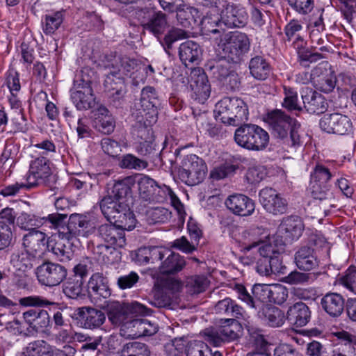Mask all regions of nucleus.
<instances>
[{"label":"nucleus","mask_w":356,"mask_h":356,"mask_svg":"<svg viewBox=\"0 0 356 356\" xmlns=\"http://www.w3.org/2000/svg\"><path fill=\"white\" fill-rule=\"evenodd\" d=\"M131 188L124 181L116 182L108 195L99 202L101 211L104 217L120 227L132 230L136 225V219L131 211L129 195Z\"/></svg>","instance_id":"1"},{"label":"nucleus","mask_w":356,"mask_h":356,"mask_svg":"<svg viewBox=\"0 0 356 356\" xmlns=\"http://www.w3.org/2000/svg\"><path fill=\"white\" fill-rule=\"evenodd\" d=\"M259 245V252L261 256L257 261L256 270L262 276L271 274H284L286 267L282 265L281 253L284 250V243L280 236L268 237L266 241L253 243L246 248L250 250Z\"/></svg>","instance_id":"2"},{"label":"nucleus","mask_w":356,"mask_h":356,"mask_svg":"<svg viewBox=\"0 0 356 356\" xmlns=\"http://www.w3.org/2000/svg\"><path fill=\"white\" fill-rule=\"evenodd\" d=\"M215 41L218 57L232 63H240L250 47L248 35L237 31L220 35Z\"/></svg>","instance_id":"3"},{"label":"nucleus","mask_w":356,"mask_h":356,"mask_svg":"<svg viewBox=\"0 0 356 356\" xmlns=\"http://www.w3.org/2000/svg\"><path fill=\"white\" fill-rule=\"evenodd\" d=\"M266 122L275 138L291 141V145L293 147L301 145L299 134L300 124L283 111L275 109L268 113Z\"/></svg>","instance_id":"4"},{"label":"nucleus","mask_w":356,"mask_h":356,"mask_svg":"<svg viewBox=\"0 0 356 356\" xmlns=\"http://www.w3.org/2000/svg\"><path fill=\"white\" fill-rule=\"evenodd\" d=\"M216 119L225 124L239 126L248 120L246 103L238 97H225L216 105Z\"/></svg>","instance_id":"5"},{"label":"nucleus","mask_w":356,"mask_h":356,"mask_svg":"<svg viewBox=\"0 0 356 356\" xmlns=\"http://www.w3.org/2000/svg\"><path fill=\"white\" fill-rule=\"evenodd\" d=\"M234 140L243 148L259 151L268 145L269 135L266 131L257 124H243L236 129Z\"/></svg>","instance_id":"6"},{"label":"nucleus","mask_w":356,"mask_h":356,"mask_svg":"<svg viewBox=\"0 0 356 356\" xmlns=\"http://www.w3.org/2000/svg\"><path fill=\"white\" fill-rule=\"evenodd\" d=\"M207 172L204 161L195 154H188L182 160L181 166L179 170V178L188 186H194L201 183Z\"/></svg>","instance_id":"7"},{"label":"nucleus","mask_w":356,"mask_h":356,"mask_svg":"<svg viewBox=\"0 0 356 356\" xmlns=\"http://www.w3.org/2000/svg\"><path fill=\"white\" fill-rule=\"evenodd\" d=\"M52 178L50 161L45 157H38L31 161L26 181L28 186L34 188L38 186H48Z\"/></svg>","instance_id":"8"},{"label":"nucleus","mask_w":356,"mask_h":356,"mask_svg":"<svg viewBox=\"0 0 356 356\" xmlns=\"http://www.w3.org/2000/svg\"><path fill=\"white\" fill-rule=\"evenodd\" d=\"M270 286L268 284H257L252 289L251 295L245 287L240 284L234 286V291L236 292L238 298L245 302L252 308L257 309L260 305H265V302H270Z\"/></svg>","instance_id":"9"},{"label":"nucleus","mask_w":356,"mask_h":356,"mask_svg":"<svg viewBox=\"0 0 356 356\" xmlns=\"http://www.w3.org/2000/svg\"><path fill=\"white\" fill-rule=\"evenodd\" d=\"M322 131L340 136L348 135L353 129L350 118L339 113L325 114L319 121Z\"/></svg>","instance_id":"10"},{"label":"nucleus","mask_w":356,"mask_h":356,"mask_svg":"<svg viewBox=\"0 0 356 356\" xmlns=\"http://www.w3.org/2000/svg\"><path fill=\"white\" fill-rule=\"evenodd\" d=\"M36 275L40 283L47 286L60 284L67 277V268L52 262H44L37 268Z\"/></svg>","instance_id":"11"},{"label":"nucleus","mask_w":356,"mask_h":356,"mask_svg":"<svg viewBox=\"0 0 356 356\" xmlns=\"http://www.w3.org/2000/svg\"><path fill=\"white\" fill-rule=\"evenodd\" d=\"M66 229L60 233L63 238L71 239L79 236L88 237L95 232V227L86 216L75 213L70 216Z\"/></svg>","instance_id":"12"},{"label":"nucleus","mask_w":356,"mask_h":356,"mask_svg":"<svg viewBox=\"0 0 356 356\" xmlns=\"http://www.w3.org/2000/svg\"><path fill=\"white\" fill-rule=\"evenodd\" d=\"M22 316L29 333H46L51 327L49 314L44 309H31Z\"/></svg>","instance_id":"13"},{"label":"nucleus","mask_w":356,"mask_h":356,"mask_svg":"<svg viewBox=\"0 0 356 356\" xmlns=\"http://www.w3.org/2000/svg\"><path fill=\"white\" fill-rule=\"evenodd\" d=\"M259 200L264 209L273 215L283 214L287 211V202L272 188L259 192Z\"/></svg>","instance_id":"14"},{"label":"nucleus","mask_w":356,"mask_h":356,"mask_svg":"<svg viewBox=\"0 0 356 356\" xmlns=\"http://www.w3.org/2000/svg\"><path fill=\"white\" fill-rule=\"evenodd\" d=\"M124 229L118 224L106 223L97 228V236L105 243L118 248H122L126 244L125 233Z\"/></svg>","instance_id":"15"},{"label":"nucleus","mask_w":356,"mask_h":356,"mask_svg":"<svg viewBox=\"0 0 356 356\" xmlns=\"http://www.w3.org/2000/svg\"><path fill=\"white\" fill-rule=\"evenodd\" d=\"M159 104L158 94L154 88L146 86L141 91L140 102L136 105L138 113L142 112L145 115H149L150 121L157 117V106Z\"/></svg>","instance_id":"16"},{"label":"nucleus","mask_w":356,"mask_h":356,"mask_svg":"<svg viewBox=\"0 0 356 356\" xmlns=\"http://www.w3.org/2000/svg\"><path fill=\"white\" fill-rule=\"evenodd\" d=\"M225 204L232 213L241 217L250 216L255 210L254 202L243 194L229 195L226 199Z\"/></svg>","instance_id":"17"},{"label":"nucleus","mask_w":356,"mask_h":356,"mask_svg":"<svg viewBox=\"0 0 356 356\" xmlns=\"http://www.w3.org/2000/svg\"><path fill=\"white\" fill-rule=\"evenodd\" d=\"M190 87L194 98L200 103H204L210 96L211 86L207 76L200 69H195L191 73Z\"/></svg>","instance_id":"18"},{"label":"nucleus","mask_w":356,"mask_h":356,"mask_svg":"<svg viewBox=\"0 0 356 356\" xmlns=\"http://www.w3.org/2000/svg\"><path fill=\"white\" fill-rule=\"evenodd\" d=\"M215 314L224 316V323H234L236 318H243L245 311L242 307L230 298H225L216 302L213 307Z\"/></svg>","instance_id":"19"},{"label":"nucleus","mask_w":356,"mask_h":356,"mask_svg":"<svg viewBox=\"0 0 356 356\" xmlns=\"http://www.w3.org/2000/svg\"><path fill=\"white\" fill-rule=\"evenodd\" d=\"M47 243L46 234L36 229L29 231L23 237V246L25 250L35 259L42 255Z\"/></svg>","instance_id":"20"},{"label":"nucleus","mask_w":356,"mask_h":356,"mask_svg":"<svg viewBox=\"0 0 356 356\" xmlns=\"http://www.w3.org/2000/svg\"><path fill=\"white\" fill-rule=\"evenodd\" d=\"M248 15L244 8L227 4L221 13L220 22L229 28L243 27L248 22Z\"/></svg>","instance_id":"21"},{"label":"nucleus","mask_w":356,"mask_h":356,"mask_svg":"<svg viewBox=\"0 0 356 356\" xmlns=\"http://www.w3.org/2000/svg\"><path fill=\"white\" fill-rule=\"evenodd\" d=\"M121 330L127 332L129 337L134 339L155 334L157 327L147 319L136 318L123 323Z\"/></svg>","instance_id":"22"},{"label":"nucleus","mask_w":356,"mask_h":356,"mask_svg":"<svg viewBox=\"0 0 356 356\" xmlns=\"http://www.w3.org/2000/svg\"><path fill=\"white\" fill-rule=\"evenodd\" d=\"M170 250L163 246H145L138 248L134 260L140 265L155 264L161 261Z\"/></svg>","instance_id":"23"},{"label":"nucleus","mask_w":356,"mask_h":356,"mask_svg":"<svg viewBox=\"0 0 356 356\" xmlns=\"http://www.w3.org/2000/svg\"><path fill=\"white\" fill-rule=\"evenodd\" d=\"M76 318L81 321L86 329L99 327L105 321L106 316L101 310L92 307H80L76 310Z\"/></svg>","instance_id":"24"},{"label":"nucleus","mask_w":356,"mask_h":356,"mask_svg":"<svg viewBox=\"0 0 356 356\" xmlns=\"http://www.w3.org/2000/svg\"><path fill=\"white\" fill-rule=\"evenodd\" d=\"M304 229V223L298 216H290L283 218L279 225V232L289 241L298 240L302 236Z\"/></svg>","instance_id":"25"},{"label":"nucleus","mask_w":356,"mask_h":356,"mask_svg":"<svg viewBox=\"0 0 356 356\" xmlns=\"http://www.w3.org/2000/svg\"><path fill=\"white\" fill-rule=\"evenodd\" d=\"M304 107L311 114H321L326 111L328 104L325 98L312 89H307L302 95Z\"/></svg>","instance_id":"26"},{"label":"nucleus","mask_w":356,"mask_h":356,"mask_svg":"<svg viewBox=\"0 0 356 356\" xmlns=\"http://www.w3.org/2000/svg\"><path fill=\"white\" fill-rule=\"evenodd\" d=\"M78 80H74V88L71 91V99L78 110H87L95 103L92 89L88 86H77Z\"/></svg>","instance_id":"27"},{"label":"nucleus","mask_w":356,"mask_h":356,"mask_svg":"<svg viewBox=\"0 0 356 356\" xmlns=\"http://www.w3.org/2000/svg\"><path fill=\"white\" fill-rule=\"evenodd\" d=\"M87 287L88 293L95 298H108L111 294L107 277L100 273L92 275Z\"/></svg>","instance_id":"28"},{"label":"nucleus","mask_w":356,"mask_h":356,"mask_svg":"<svg viewBox=\"0 0 356 356\" xmlns=\"http://www.w3.org/2000/svg\"><path fill=\"white\" fill-rule=\"evenodd\" d=\"M286 318L296 327H303L310 321L311 311L305 303L298 302L289 307Z\"/></svg>","instance_id":"29"},{"label":"nucleus","mask_w":356,"mask_h":356,"mask_svg":"<svg viewBox=\"0 0 356 356\" xmlns=\"http://www.w3.org/2000/svg\"><path fill=\"white\" fill-rule=\"evenodd\" d=\"M345 300L337 293H327L321 300L323 309L331 317H339L344 309Z\"/></svg>","instance_id":"30"},{"label":"nucleus","mask_w":356,"mask_h":356,"mask_svg":"<svg viewBox=\"0 0 356 356\" xmlns=\"http://www.w3.org/2000/svg\"><path fill=\"white\" fill-rule=\"evenodd\" d=\"M295 262L299 269L311 270L318 266V260L314 249L309 245H303L295 254Z\"/></svg>","instance_id":"31"},{"label":"nucleus","mask_w":356,"mask_h":356,"mask_svg":"<svg viewBox=\"0 0 356 356\" xmlns=\"http://www.w3.org/2000/svg\"><path fill=\"white\" fill-rule=\"evenodd\" d=\"M334 175L323 165L318 163L314 167L310 175V192H314L317 186L319 191L330 189L327 183Z\"/></svg>","instance_id":"32"},{"label":"nucleus","mask_w":356,"mask_h":356,"mask_svg":"<svg viewBox=\"0 0 356 356\" xmlns=\"http://www.w3.org/2000/svg\"><path fill=\"white\" fill-rule=\"evenodd\" d=\"M259 317L265 321L269 326L277 327L282 326L285 321L284 313L278 307L262 305L258 312Z\"/></svg>","instance_id":"33"},{"label":"nucleus","mask_w":356,"mask_h":356,"mask_svg":"<svg viewBox=\"0 0 356 356\" xmlns=\"http://www.w3.org/2000/svg\"><path fill=\"white\" fill-rule=\"evenodd\" d=\"M152 118L149 115H145L142 112L137 114L136 122L133 125V131L138 138H140L143 141L152 140L153 133L152 125L157 120V117L153 121H150Z\"/></svg>","instance_id":"34"},{"label":"nucleus","mask_w":356,"mask_h":356,"mask_svg":"<svg viewBox=\"0 0 356 356\" xmlns=\"http://www.w3.org/2000/svg\"><path fill=\"white\" fill-rule=\"evenodd\" d=\"M168 26L166 15L161 11L153 13L149 19L143 24V29L156 38L162 35Z\"/></svg>","instance_id":"35"},{"label":"nucleus","mask_w":356,"mask_h":356,"mask_svg":"<svg viewBox=\"0 0 356 356\" xmlns=\"http://www.w3.org/2000/svg\"><path fill=\"white\" fill-rule=\"evenodd\" d=\"M201 53L200 45L191 40L181 43L179 47V58L186 66L197 61Z\"/></svg>","instance_id":"36"},{"label":"nucleus","mask_w":356,"mask_h":356,"mask_svg":"<svg viewBox=\"0 0 356 356\" xmlns=\"http://www.w3.org/2000/svg\"><path fill=\"white\" fill-rule=\"evenodd\" d=\"M115 245L100 244L94 248L95 258L106 264H113L121 259L120 252Z\"/></svg>","instance_id":"37"},{"label":"nucleus","mask_w":356,"mask_h":356,"mask_svg":"<svg viewBox=\"0 0 356 356\" xmlns=\"http://www.w3.org/2000/svg\"><path fill=\"white\" fill-rule=\"evenodd\" d=\"M166 259L161 262L160 271L163 274H176L181 271L186 266L183 257L178 253L170 252Z\"/></svg>","instance_id":"38"},{"label":"nucleus","mask_w":356,"mask_h":356,"mask_svg":"<svg viewBox=\"0 0 356 356\" xmlns=\"http://www.w3.org/2000/svg\"><path fill=\"white\" fill-rule=\"evenodd\" d=\"M105 309L107 312L108 320L115 325H120L123 323L126 318L124 305L118 301H106Z\"/></svg>","instance_id":"39"},{"label":"nucleus","mask_w":356,"mask_h":356,"mask_svg":"<svg viewBox=\"0 0 356 356\" xmlns=\"http://www.w3.org/2000/svg\"><path fill=\"white\" fill-rule=\"evenodd\" d=\"M190 32L182 29L172 27L165 35L163 39L160 41L161 44L164 48L165 52L171 54V50L173 49V44L177 40L186 39L189 38Z\"/></svg>","instance_id":"40"},{"label":"nucleus","mask_w":356,"mask_h":356,"mask_svg":"<svg viewBox=\"0 0 356 356\" xmlns=\"http://www.w3.org/2000/svg\"><path fill=\"white\" fill-rule=\"evenodd\" d=\"M311 194L314 199L319 200L318 206L325 216L328 215L331 208L335 207L336 200L330 189L319 191V188L316 186L314 192H311Z\"/></svg>","instance_id":"41"},{"label":"nucleus","mask_w":356,"mask_h":356,"mask_svg":"<svg viewBox=\"0 0 356 356\" xmlns=\"http://www.w3.org/2000/svg\"><path fill=\"white\" fill-rule=\"evenodd\" d=\"M304 40L302 38H298L295 42V49L297 50L298 59L300 64L305 67L309 66L308 63H315L321 60L323 56L319 53H312L304 47Z\"/></svg>","instance_id":"42"},{"label":"nucleus","mask_w":356,"mask_h":356,"mask_svg":"<svg viewBox=\"0 0 356 356\" xmlns=\"http://www.w3.org/2000/svg\"><path fill=\"white\" fill-rule=\"evenodd\" d=\"M249 68L252 76L259 80H265L268 76L270 70L267 61L259 56L250 60Z\"/></svg>","instance_id":"43"},{"label":"nucleus","mask_w":356,"mask_h":356,"mask_svg":"<svg viewBox=\"0 0 356 356\" xmlns=\"http://www.w3.org/2000/svg\"><path fill=\"white\" fill-rule=\"evenodd\" d=\"M98 111L99 113L95 120L97 129L104 134H111L115 126L113 118L108 115V110L105 107H100Z\"/></svg>","instance_id":"44"},{"label":"nucleus","mask_w":356,"mask_h":356,"mask_svg":"<svg viewBox=\"0 0 356 356\" xmlns=\"http://www.w3.org/2000/svg\"><path fill=\"white\" fill-rule=\"evenodd\" d=\"M23 356H54L51 347L44 340L31 342L25 348Z\"/></svg>","instance_id":"45"},{"label":"nucleus","mask_w":356,"mask_h":356,"mask_svg":"<svg viewBox=\"0 0 356 356\" xmlns=\"http://www.w3.org/2000/svg\"><path fill=\"white\" fill-rule=\"evenodd\" d=\"M186 356H222L219 351L212 352L207 344L202 341H190L186 348Z\"/></svg>","instance_id":"46"},{"label":"nucleus","mask_w":356,"mask_h":356,"mask_svg":"<svg viewBox=\"0 0 356 356\" xmlns=\"http://www.w3.org/2000/svg\"><path fill=\"white\" fill-rule=\"evenodd\" d=\"M35 258L25 252H14L11 255L10 264L15 270L26 271L33 268Z\"/></svg>","instance_id":"47"},{"label":"nucleus","mask_w":356,"mask_h":356,"mask_svg":"<svg viewBox=\"0 0 356 356\" xmlns=\"http://www.w3.org/2000/svg\"><path fill=\"white\" fill-rule=\"evenodd\" d=\"M228 63L229 62L226 60L219 57L218 60L209 62L206 65V67L220 82L234 71Z\"/></svg>","instance_id":"48"},{"label":"nucleus","mask_w":356,"mask_h":356,"mask_svg":"<svg viewBox=\"0 0 356 356\" xmlns=\"http://www.w3.org/2000/svg\"><path fill=\"white\" fill-rule=\"evenodd\" d=\"M177 12V19L178 23L184 29H189L196 24V16L198 11L196 8L187 6L186 8L179 7Z\"/></svg>","instance_id":"49"},{"label":"nucleus","mask_w":356,"mask_h":356,"mask_svg":"<svg viewBox=\"0 0 356 356\" xmlns=\"http://www.w3.org/2000/svg\"><path fill=\"white\" fill-rule=\"evenodd\" d=\"M60 236L61 238L51 247V251L60 261H66L72 257L74 251L72 245L70 242V239H66L63 236Z\"/></svg>","instance_id":"50"},{"label":"nucleus","mask_w":356,"mask_h":356,"mask_svg":"<svg viewBox=\"0 0 356 356\" xmlns=\"http://www.w3.org/2000/svg\"><path fill=\"white\" fill-rule=\"evenodd\" d=\"M136 152L142 156H147L153 162L161 161V151L156 148L153 140L140 142L136 146Z\"/></svg>","instance_id":"51"},{"label":"nucleus","mask_w":356,"mask_h":356,"mask_svg":"<svg viewBox=\"0 0 356 356\" xmlns=\"http://www.w3.org/2000/svg\"><path fill=\"white\" fill-rule=\"evenodd\" d=\"M83 284L81 280L69 277L63 284V291L67 297L76 299L83 295Z\"/></svg>","instance_id":"52"},{"label":"nucleus","mask_w":356,"mask_h":356,"mask_svg":"<svg viewBox=\"0 0 356 356\" xmlns=\"http://www.w3.org/2000/svg\"><path fill=\"white\" fill-rule=\"evenodd\" d=\"M156 182L147 176H143L138 181V191L140 196L145 201H149L154 194V187Z\"/></svg>","instance_id":"53"},{"label":"nucleus","mask_w":356,"mask_h":356,"mask_svg":"<svg viewBox=\"0 0 356 356\" xmlns=\"http://www.w3.org/2000/svg\"><path fill=\"white\" fill-rule=\"evenodd\" d=\"M63 12L57 11L50 15H46L43 31L46 35L54 33L61 25L63 21Z\"/></svg>","instance_id":"54"},{"label":"nucleus","mask_w":356,"mask_h":356,"mask_svg":"<svg viewBox=\"0 0 356 356\" xmlns=\"http://www.w3.org/2000/svg\"><path fill=\"white\" fill-rule=\"evenodd\" d=\"M284 92L285 97L282 102L283 107L289 111H302V107L298 102V92L289 87H284Z\"/></svg>","instance_id":"55"},{"label":"nucleus","mask_w":356,"mask_h":356,"mask_svg":"<svg viewBox=\"0 0 356 356\" xmlns=\"http://www.w3.org/2000/svg\"><path fill=\"white\" fill-rule=\"evenodd\" d=\"M207 278L202 275H196L188 278L186 288L191 293H200L205 291L208 286Z\"/></svg>","instance_id":"56"},{"label":"nucleus","mask_w":356,"mask_h":356,"mask_svg":"<svg viewBox=\"0 0 356 356\" xmlns=\"http://www.w3.org/2000/svg\"><path fill=\"white\" fill-rule=\"evenodd\" d=\"M120 71L111 70L105 74L104 86L106 91H114L121 86L125 88L124 79L119 75Z\"/></svg>","instance_id":"57"},{"label":"nucleus","mask_w":356,"mask_h":356,"mask_svg":"<svg viewBox=\"0 0 356 356\" xmlns=\"http://www.w3.org/2000/svg\"><path fill=\"white\" fill-rule=\"evenodd\" d=\"M119 62L120 57L113 54H103L98 58L97 66L102 70L109 72L114 70L120 71Z\"/></svg>","instance_id":"58"},{"label":"nucleus","mask_w":356,"mask_h":356,"mask_svg":"<svg viewBox=\"0 0 356 356\" xmlns=\"http://www.w3.org/2000/svg\"><path fill=\"white\" fill-rule=\"evenodd\" d=\"M148 163L146 161L137 158L133 154H127L122 156L120 166L122 168L140 170L146 168Z\"/></svg>","instance_id":"59"},{"label":"nucleus","mask_w":356,"mask_h":356,"mask_svg":"<svg viewBox=\"0 0 356 356\" xmlns=\"http://www.w3.org/2000/svg\"><path fill=\"white\" fill-rule=\"evenodd\" d=\"M19 304L24 307H42L47 305L58 306V304L56 302H51L43 297L35 296L21 298L19 300Z\"/></svg>","instance_id":"60"},{"label":"nucleus","mask_w":356,"mask_h":356,"mask_svg":"<svg viewBox=\"0 0 356 356\" xmlns=\"http://www.w3.org/2000/svg\"><path fill=\"white\" fill-rule=\"evenodd\" d=\"M203 339L214 346H220L224 342L219 327H210L201 332Z\"/></svg>","instance_id":"61"},{"label":"nucleus","mask_w":356,"mask_h":356,"mask_svg":"<svg viewBox=\"0 0 356 356\" xmlns=\"http://www.w3.org/2000/svg\"><path fill=\"white\" fill-rule=\"evenodd\" d=\"M40 223V220L36 218L35 215L28 213L26 212H22L17 218V225L23 229L30 230L35 229L33 228Z\"/></svg>","instance_id":"62"},{"label":"nucleus","mask_w":356,"mask_h":356,"mask_svg":"<svg viewBox=\"0 0 356 356\" xmlns=\"http://www.w3.org/2000/svg\"><path fill=\"white\" fill-rule=\"evenodd\" d=\"M270 291V302L282 305L288 298L287 289L281 284H277L271 285Z\"/></svg>","instance_id":"63"},{"label":"nucleus","mask_w":356,"mask_h":356,"mask_svg":"<svg viewBox=\"0 0 356 356\" xmlns=\"http://www.w3.org/2000/svg\"><path fill=\"white\" fill-rule=\"evenodd\" d=\"M122 349L131 356H149L150 355L147 346L143 343H128L123 346Z\"/></svg>","instance_id":"64"}]
</instances>
